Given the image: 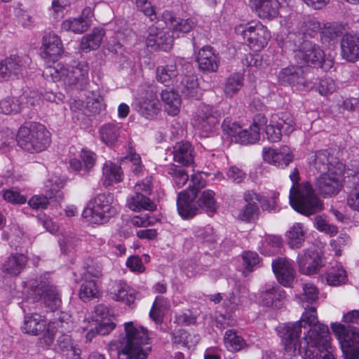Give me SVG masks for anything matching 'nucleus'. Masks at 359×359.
<instances>
[{"label": "nucleus", "instance_id": "obj_1", "mask_svg": "<svg viewBox=\"0 0 359 359\" xmlns=\"http://www.w3.org/2000/svg\"><path fill=\"white\" fill-rule=\"evenodd\" d=\"M278 331L286 359L299 353L301 344L314 346L320 343L326 347L331 338L327 326L318 321L314 307L306 308L299 321L280 325Z\"/></svg>", "mask_w": 359, "mask_h": 359}, {"label": "nucleus", "instance_id": "obj_2", "mask_svg": "<svg viewBox=\"0 0 359 359\" xmlns=\"http://www.w3.org/2000/svg\"><path fill=\"white\" fill-rule=\"evenodd\" d=\"M124 331L125 335L109 343L108 351L117 350L126 355L127 359H147L150 349L142 347L150 339L147 329L130 321L124 323Z\"/></svg>", "mask_w": 359, "mask_h": 359}, {"label": "nucleus", "instance_id": "obj_3", "mask_svg": "<svg viewBox=\"0 0 359 359\" xmlns=\"http://www.w3.org/2000/svg\"><path fill=\"white\" fill-rule=\"evenodd\" d=\"M290 178L293 184L290 190L289 201L295 211L310 216L324 209L323 201L315 194L311 184L307 181L298 183L299 176L297 168L290 173Z\"/></svg>", "mask_w": 359, "mask_h": 359}, {"label": "nucleus", "instance_id": "obj_4", "mask_svg": "<svg viewBox=\"0 0 359 359\" xmlns=\"http://www.w3.org/2000/svg\"><path fill=\"white\" fill-rule=\"evenodd\" d=\"M89 67L85 61L72 64H57L46 67L43 75L53 81H59L66 89L83 88L89 80Z\"/></svg>", "mask_w": 359, "mask_h": 359}, {"label": "nucleus", "instance_id": "obj_5", "mask_svg": "<svg viewBox=\"0 0 359 359\" xmlns=\"http://www.w3.org/2000/svg\"><path fill=\"white\" fill-rule=\"evenodd\" d=\"M17 141L22 149L29 153H39L50 146V135L44 126L32 123L19 128Z\"/></svg>", "mask_w": 359, "mask_h": 359}, {"label": "nucleus", "instance_id": "obj_6", "mask_svg": "<svg viewBox=\"0 0 359 359\" xmlns=\"http://www.w3.org/2000/svg\"><path fill=\"white\" fill-rule=\"evenodd\" d=\"M118 205L110 194H100L90 200L83 211V217L88 222L103 224L118 212Z\"/></svg>", "mask_w": 359, "mask_h": 359}, {"label": "nucleus", "instance_id": "obj_7", "mask_svg": "<svg viewBox=\"0 0 359 359\" xmlns=\"http://www.w3.org/2000/svg\"><path fill=\"white\" fill-rule=\"evenodd\" d=\"M266 118L258 114L254 119V123L248 128H242L240 124L233 122L229 118H225L222 128L232 142L241 144H251L256 143L260 138V128L266 125Z\"/></svg>", "mask_w": 359, "mask_h": 359}, {"label": "nucleus", "instance_id": "obj_8", "mask_svg": "<svg viewBox=\"0 0 359 359\" xmlns=\"http://www.w3.org/2000/svg\"><path fill=\"white\" fill-rule=\"evenodd\" d=\"M302 36H297L293 39L292 50L296 53L295 57L301 64L320 67L325 69L332 67L331 60H325V55L320 47L310 40H303Z\"/></svg>", "mask_w": 359, "mask_h": 359}, {"label": "nucleus", "instance_id": "obj_9", "mask_svg": "<svg viewBox=\"0 0 359 359\" xmlns=\"http://www.w3.org/2000/svg\"><path fill=\"white\" fill-rule=\"evenodd\" d=\"M234 30L237 34L243 36L248 45L255 51L264 48L271 39V32L260 22L254 25L239 23L235 26Z\"/></svg>", "mask_w": 359, "mask_h": 359}, {"label": "nucleus", "instance_id": "obj_10", "mask_svg": "<svg viewBox=\"0 0 359 359\" xmlns=\"http://www.w3.org/2000/svg\"><path fill=\"white\" fill-rule=\"evenodd\" d=\"M331 328L341 345L344 359H359V331L339 323H332Z\"/></svg>", "mask_w": 359, "mask_h": 359}, {"label": "nucleus", "instance_id": "obj_11", "mask_svg": "<svg viewBox=\"0 0 359 359\" xmlns=\"http://www.w3.org/2000/svg\"><path fill=\"white\" fill-rule=\"evenodd\" d=\"M266 123H268L267 120ZM263 126H265L266 138L271 142H278L282 138L283 133L290 135L296 128L294 118L287 111L272 114L269 123Z\"/></svg>", "mask_w": 359, "mask_h": 359}, {"label": "nucleus", "instance_id": "obj_12", "mask_svg": "<svg viewBox=\"0 0 359 359\" xmlns=\"http://www.w3.org/2000/svg\"><path fill=\"white\" fill-rule=\"evenodd\" d=\"M344 166L337 164L333 170L320 174L316 177L314 185L318 194L324 198L337 195L342 187Z\"/></svg>", "mask_w": 359, "mask_h": 359}, {"label": "nucleus", "instance_id": "obj_13", "mask_svg": "<svg viewBox=\"0 0 359 359\" xmlns=\"http://www.w3.org/2000/svg\"><path fill=\"white\" fill-rule=\"evenodd\" d=\"M221 113L219 109L210 105L201 106L194 116L191 124L201 136H208L218 124Z\"/></svg>", "mask_w": 359, "mask_h": 359}, {"label": "nucleus", "instance_id": "obj_14", "mask_svg": "<svg viewBox=\"0 0 359 359\" xmlns=\"http://www.w3.org/2000/svg\"><path fill=\"white\" fill-rule=\"evenodd\" d=\"M299 271L306 276L317 273L325 265L322 256L316 250L306 249L297 257Z\"/></svg>", "mask_w": 359, "mask_h": 359}, {"label": "nucleus", "instance_id": "obj_15", "mask_svg": "<svg viewBox=\"0 0 359 359\" xmlns=\"http://www.w3.org/2000/svg\"><path fill=\"white\" fill-rule=\"evenodd\" d=\"M93 10L91 7L84 8L78 17H71L65 20L61 24V29L74 34H82L90 27L93 18Z\"/></svg>", "mask_w": 359, "mask_h": 359}, {"label": "nucleus", "instance_id": "obj_16", "mask_svg": "<svg viewBox=\"0 0 359 359\" xmlns=\"http://www.w3.org/2000/svg\"><path fill=\"white\" fill-rule=\"evenodd\" d=\"M146 45L154 50H169L173 43V37L170 31L151 26L147 29Z\"/></svg>", "mask_w": 359, "mask_h": 359}, {"label": "nucleus", "instance_id": "obj_17", "mask_svg": "<svg viewBox=\"0 0 359 359\" xmlns=\"http://www.w3.org/2000/svg\"><path fill=\"white\" fill-rule=\"evenodd\" d=\"M249 6L259 19L271 21L278 17L280 3L278 0H249Z\"/></svg>", "mask_w": 359, "mask_h": 359}, {"label": "nucleus", "instance_id": "obj_18", "mask_svg": "<svg viewBox=\"0 0 359 359\" xmlns=\"http://www.w3.org/2000/svg\"><path fill=\"white\" fill-rule=\"evenodd\" d=\"M243 199L246 203L245 206L241 209L237 217L238 219L250 222L255 219L259 212L257 204L263 203L265 201L264 197L253 191H247L243 194Z\"/></svg>", "mask_w": 359, "mask_h": 359}, {"label": "nucleus", "instance_id": "obj_19", "mask_svg": "<svg viewBox=\"0 0 359 359\" xmlns=\"http://www.w3.org/2000/svg\"><path fill=\"white\" fill-rule=\"evenodd\" d=\"M273 271L278 281L285 287L292 285L296 271L290 261L286 257H279L272 262Z\"/></svg>", "mask_w": 359, "mask_h": 359}, {"label": "nucleus", "instance_id": "obj_20", "mask_svg": "<svg viewBox=\"0 0 359 359\" xmlns=\"http://www.w3.org/2000/svg\"><path fill=\"white\" fill-rule=\"evenodd\" d=\"M264 161L279 168L287 167L292 161L294 156L290 147L283 146L278 149L264 148L262 151Z\"/></svg>", "mask_w": 359, "mask_h": 359}, {"label": "nucleus", "instance_id": "obj_21", "mask_svg": "<svg viewBox=\"0 0 359 359\" xmlns=\"http://www.w3.org/2000/svg\"><path fill=\"white\" fill-rule=\"evenodd\" d=\"M32 287H35V292L41 294L45 306L50 311H54L60 306V294L56 287L48 281H41L40 285H32Z\"/></svg>", "mask_w": 359, "mask_h": 359}, {"label": "nucleus", "instance_id": "obj_22", "mask_svg": "<svg viewBox=\"0 0 359 359\" xmlns=\"http://www.w3.org/2000/svg\"><path fill=\"white\" fill-rule=\"evenodd\" d=\"M296 15H290V19L293 20L294 22H291V25H288L289 28H292L293 31H294L295 27L297 29V34L296 33H290L289 38L291 41H293V39L297 36H302L303 40H308L306 39V35L313 36L315 33L318 32L320 29V22L313 18H308L305 19L303 22L299 20V19H296Z\"/></svg>", "mask_w": 359, "mask_h": 359}, {"label": "nucleus", "instance_id": "obj_23", "mask_svg": "<svg viewBox=\"0 0 359 359\" xmlns=\"http://www.w3.org/2000/svg\"><path fill=\"white\" fill-rule=\"evenodd\" d=\"M196 191H182L178 194L177 208L179 215L184 219H190L197 215L198 203L195 202Z\"/></svg>", "mask_w": 359, "mask_h": 359}, {"label": "nucleus", "instance_id": "obj_24", "mask_svg": "<svg viewBox=\"0 0 359 359\" xmlns=\"http://www.w3.org/2000/svg\"><path fill=\"white\" fill-rule=\"evenodd\" d=\"M62 52V43L57 34L50 33L43 37L41 55L43 58L49 61H55Z\"/></svg>", "mask_w": 359, "mask_h": 359}, {"label": "nucleus", "instance_id": "obj_25", "mask_svg": "<svg viewBox=\"0 0 359 359\" xmlns=\"http://www.w3.org/2000/svg\"><path fill=\"white\" fill-rule=\"evenodd\" d=\"M161 20L172 30L173 34L188 33L196 25L194 19H177L175 13L170 11H163L161 15Z\"/></svg>", "mask_w": 359, "mask_h": 359}, {"label": "nucleus", "instance_id": "obj_26", "mask_svg": "<svg viewBox=\"0 0 359 359\" xmlns=\"http://www.w3.org/2000/svg\"><path fill=\"white\" fill-rule=\"evenodd\" d=\"M341 56L349 62L359 60V33L346 34L343 36L341 43Z\"/></svg>", "mask_w": 359, "mask_h": 359}, {"label": "nucleus", "instance_id": "obj_27", "mask_svg": "<svg viewBox=\"0 0 359 359\" xmlns=\"http://www.w3.org/2000/svg\"><path fill=\"white\" fill-rule=\"evenodd\" d=\"M307 231L308 229L303 223H294L285 234L287 245L293 250L301 248L305 242Z\"/></svg>", "mask_w": 359, "mask_h": 359}, {"label": "nucleus", "instance_id": "obj_28", "mask_svg": "<svg viewBox=\"0 0 359 359\" xmlns=\"http://www.w3.org/2000/svg\"><path fill=\"white\" fill-rule=\"evenodd\" d=\"M330 341L326 347L320 343L312 346L311 344H301V352L298 355H302V359H334L332 354Z\"/></svg>", "mask_w": 359, "mask_h": 359}, {"label": "nucleus", "instance_id": "obj_29", "mask_svg": "<svg viewBox=\"0 0 359 359\" xmlns=\"http://www.w3.org/2000/svg\"><path fill=\"white\" fill-rule=\"evenodd\" d=\"M196 61L203 72H216L219 67V58L211 46H204L198 53Z\"/></svg>", "mask_w": 359, "mask_h": 359}, {"label": "nucleus", "instance_id": "obj_30", "mask_svg": "<svg viewBox=\"0 0 359 359\" xmlns=\"http://www.w3.org/2000/svg\"><path fill=\"white\" fill-rule=\"evenodd\" d=\"M337 164H343L331 156L326 150L319 151L316 153L314 158L310 162L311 168L316 170L320 174L329 172L336 168Z\"/></svg>", "mask_w": 359, "mask_h": 359}, {"label": "nucleus", "instance_id": "obj_31", "mask_svg": "<svg viewBox=\"0 0 359 359\" xmlns=\"http://www.w3.org/2000/svg\"><path fill=\"white\" fill-rule=\"evenodd\" d=\"M260 302L266 306L279 307L285 298V291L277 285H267L260 294Z\"/></svg>", "mask_w": 359, "mask_h": 359}, {"label": "nucleus", "instance_id": "obj_32", "mask_svg": "<svg viewBox=\"0 0 359 359\" xmlns=\"http://www.w3.org/2000/svg\"><path fill=\"white\" fill-rule=\"evenodd\" d=\"M47 325L44 316L33 313L25 316L21 329L24 333L36 336L45 330Z\"/></svg>", "mask_w": 359, "mask_h": 359}, {"label": "nucleus", "instance_id": "obj_33", "mask_svg": "<svg viewBox=\"0 0 359 359\" xmlns=\"http://www.w3.org/2000/svg\"><path fill=\"white\" fill-rule=\"evenodd\" d=\"M306 75L302 67L290 66L283 69L279 74V80L285 83L306 86Z\"/></svg>", "mask_w": 359, "mask_h": 359}, {"label": "nucleus", "instance_id": "obj_34", "mask_svg": "<svg viewBox=\"0 0 359 359\" xmlns=\"http://www.w3.org/2000/svg\"><path fill=\"white\" fill-rule=\"evenodd\" d=\"M123 130L120 123H105L99 129L100 140L107 146H113L122 135Z\"/></svg>", "mask_w": 359, "mask_h": 359}, {"label": "nucleus", "instance_id": "obj_35", "mask_svg": "<svg viewBox=\"0 0 359 359\" xmlns=\"http://www.w3.org/2000/svg\"><path fill=\"white\" fill-rule=\"evenodd\" d=\"M139 111L147 118L156 114L160 109L159 101L153 89L147 91L145 97L139 98Z\"/></svg>", "mask_w": 359, "mask_h": 359}, {"label": "nucleus", "instance_id": "obj_36", "mask_svg": "<svg viewBox=\"0 0 359 359\" xmlns=\"http://www.w3.org/2000/svg\"><path fill=\"white\" fill-rule=\"evenodd\" d=\"M174 161L184 165H189L194 163V154L191 144L188 142H181L173 148Z\"/></svg>", "mask_w": 359, "mask_h": 359}, {"label": "nucleus", "instance_id": "obj_37", "mask_svg": "<svg viewBox=\"0 0 359 359\" xmlns=\"http://www.w3.org/2000/svg\"><path fill=\"white\" fill-rule=\"evenodd\" d=\"M25 67L22 60L19 56H11L0 62V76L10 77L11 75L17 76L20 74Z\"/></svg>", "mask_w": 359, "mask_h": 359}, {"label": "nucleus", "instance_id": "obj_38", "mask_svg": "<svg viewBox=\"0 0 359 359\" xmlns=\"http://www.w3.org/2000/svg\"><path fill=\"white\" fill-rule=\"evenodd\" d=\"M182 65V61L179 60L174 64L167 65L165 66H160L156 69V79L157 80L168 86L172 83L179 74L178 67Z\"/></svg>", "mask_w": 359, "mask_h": 359}, {"label": "nucleus", "instance_id": "obj_39", "mask_svg": "<svg viewBox=\"0 0 359 359\" xmlns=\"http://www.w3.org/2000/svg\"><path fill=\"white\" fill-rule=\"evenodd\" d=\"M161 100L164 104L165 110L170 116L177 115L180 110L181 98L178 93L172 90L162 91Z\"/></svg>", "mask_w": 359, "mask_h": 359}, {"label": "nucleus", "instance_id": "obj_40", "mask_svg": "<svg viewBox=\"0 0 359 359\" xmlns=\"http://www.w3.org/2000/svg\"><path fill=\"white\" fill-rule=\"evenodd\" d=\"M27 262L22 254H14L7 258L3 264L4 272L11 276H17L23 270Z\"/></svg>", "mask_w": 359, "mask_h": 359}, {"label": "nucleus", "instance_id": "obj_41", "mask_svg": "<svg viewBox=\"0 0 359 359\" xmlns=\"http://www.w3.org/2000/svg\"><path fill=\"white\" fill-rule=\"evenodd\" d=\"M102 176L104 186L109 187L122 180L123 172L119 165L108 161L102 168Z\"/></svg>", "mask_w": 359, "mask_h": 359}, {"label": "nucleus", "instance_id": "obj_42", "mask_svg": "<svg viewBox=\"0 0 359 359\" xmlns=\"http://www.w3.org/2000/svg\"><path fill=\"white\" fill-rule=\"evenodd\" d=\"M127 206L133 211L138 212L142 210L153 211L156 205L145 195L135 194L127 198Z\"/></svg>", "mask_w": 359, "mask_h": 359}, {"label": "nucleus", "instance_id": "obj_43", "mask_svg": "<svg viewBox=\"0 0 359 359\" xmlns=\"http://www.w3.org/2000/svg\"><path fill=\"white\" fill-rule=\"evenodd\" d=\"M104 35V32L103 29L99 28L93 29L90 33L82 37L81 48L86 52L97 49L101 44Z\"/></svg>", "mask_w": 359, "mask_h": 359}, {"label": "nucleus", "instance_id": "obj_44", "mask_svg": "<svg viewBox=\"0 0 359 359\" xmlns=\"http://www.w3.org/2000/svg\"><path fill=\"white\" fill-rule=\"evenodd\" d=\"M224 346L229 351H239L244 348L247 344L244 339L235 330H227L223 337Z\"/></svg>", "mask_w": 359, "mask_h": 359}, {"label": "nucleus", "instance_id": "obj_45", "mask_svg": "<svg viewBox=\"0 0 359 359\" xmlns=\"http://www.w3.org/2000/svg\"><path fill=\"white\" fill-rule=\"evenodd\" d=\"M170 302L164 297H157L149 312L150 318L157 324H161L165 313L170 309Z\"/></svg>", "mask_w": 359, "mask_h": 359}, {"label": "nucleus", "instance_id": "obj_46", "mask_svg": "<svg viewBox=\"0 0 359 359\" xmlns=\"http://www.w3.org/2000/svg\"><path fill=\"white\" fill-rule=\"evenodd\" d=\"M172 340L174 344L190 348L196 346L200 340V336L181 329L173 334Z\"/></svg>", "mask_w": 359, "mask_h": 359}, {"label": "nucleus", "instance_id": "obj_47", "mask_svg": "<svg viewBox=\"0 0 359 359\" xmlns=\"http://www.w3.org/2000/svg\"><path fill=\"white\" fill-rule=\"evenodd\" d=\"M326 281L331 286H339L344 284L348 280L346 270L341 265L332 266L325 274Z\"/></svg>", "mask_w": 359, "mask_h": 359}, {"label": "nucleus", "instance_id": "obj_48", "mask_svg": "<svg viewBox=\"0 0 359 359\" xmlns=\"http://www.w3.org/2000/svg\"><path fill=\"white\" fill-rule=\"evenodd\" d=\"M180 90L185 97L198 99L199 97L198 83L196 76L193 74L185 76L181 81Z\"/></svg>", "mask_w": 359, "mask_h": 359}, {"label": "nucleus", "instance_id": "obj_49", "mask_svg": "<svg viewBox=\"0 0 359 359\" xmlns=\"http://www.w3.org/2000/svg\"><path fill=\"white\" fill-rule=\"evenodd\" d=\"M243 86V76L235 73L231 74L225 82L224 92L226 97H232L236 95Z\"/></svg>", "mask_w": 359, "mask_h": 359}, {"label": "nucleus", "instance_id": "obj_50", "mask_svg": "<svg viewBox=\"0 0 359 359\" xmlns=\"http://www.w3.org/2000/svg\"><path fill=\"white\" fill-rule=\"evenodd\" d=\"M57 344L61 351L69 353V355L74 359L79 358L81 349L72 342L69 335L62 334L57 339Z\"/></svg>", "mask_w": 359, "mask_h": 359}, {"label": "nucleus", "instance_id": "obj_51", "mask_svg": "<svg viewBox=\"0 0 359 359\" xmlns=\"http://www.w3.org/2000/svg\"><path fill=\"white\" fill-rule=\"evenodd\" d=\"M99 293L98 287L93 280H86L80 287L79 297L83 301H88L92 298L97 297Z\"/></svg>", "mask_w": 359, "mask_h": 359}, {"label": "nucleus", "instance_id": "obj_52", "mask_svg": "<svg viewBox=\"0 0 359 359\" xmlns=\"http://www.w3.org/2000/svg\"><path fill=\"white\" fill-rule=\"evenodd\" d=\"M215 192L210 189L204 190L198 200V206L206 211L214 212L216 210Z\"/></svg>", "mask_w": 359, "mask_h": 359}, {"label": "nucleus", "instance_id": "obj_53", "mask_svg": "<svg viewBox=\"0 0 359 359\" xmlns=\"http://www.w3.org/2000/svg\"><path fill=\"white\" fill-rule=\"evenodd\" d=\"M166 172L172 177L173 182L177 188L184 186L189 179V175L184 170L177 168L175 165H170L168 167Z\"/></svg>", "mask_w": 359, "mask_h": 359}, {"label": "nucleus", "instance_id": "obj_54", "mask_svg": "<svg viewBox=\"0 0 359 359\" xmlns=\"http://www.w3.org/2000/svg\"><path fill=\"white\" fill-rule=\"evenodd\" d=\"M22 107L16 97H8L0 102V110L5 114L20 112Z\"/></svg>", "mask_w": 359, "mask_h": 359}, {"label": "nucleus", "instance_id": "obj_55", "mask_svg": "<svg viewBox=\"0 0 359 359\" xmlns=\"http://www.w3.org/2000/svg\"><path fill=\"white\" fill-rule=\"evenodd\" d=\"M314 226L320 231L324 232L330 236L337 234L338 229L334 225L330 224L325 215H318L314 219Z\"/></svg>", "mask_w": 359, "mask_h": 359}, {"label": "nucleus", "instance_id": "obj_56", "mask_svg": "<svg viewBox=\"0 0 359 359\" xmlns=\"http://www.w3.org/2000/svg\"><path fill=\"white\" fill-rule=\"evenodd\" d=\"M243 266L246 271L251 272L259 266V257L255 252L248 251L242 255Z\"/></svg>", "mask_w": 359, "mask_h": 359}, {"label": "nucleus", "instance_id": "obj_57", "mask_svg": "<svg viewBox=\"0 0 359 359\" xmlns=\"http://www.w3.org/2000/svg\"><path fill=\"white\" fill-rule=\"evenodd\" d=\"M4 199L13 204H24L27 201L25 196L16 189H9L1 191Z\"/></svg>", "mask_w": 359, "mask_h": 359}, {"label": "nucleus", "instance_id": "obj_58", "mask_svg": "<svg viewBox=\"0 0 359 359\" xmlns=\"http://www.w3.org/2000/svg\"><path fill=\"white\" fill-rule=\"evenodd\" d=\"M318 299V290L313 284L306 283L303 286V293L301 296L302 302L313 304Z\"/></svg>", "mask_w": 359, "mask_h": 359}, {"label": "nucleus", "instance_id": "obj_59", "mask_svg": "<svg viewBox=\"0 0 359 359\" xmlns=\"http://www.w3.org/2000/svg\"><path fill=\"white\" fill-rule=\"evenodd\" d=\"M138 11L142 12L146 16L150 18L151 21L156 20L157 15L155 8L151 5L149 0H134Z\"/></svg>", "mask_w": 359, "mask_h": 359}, {"label": "nucleus", "instance_id": "obj_60", "mask_svg": "<svg viewBox=\"0 0 359 359\" xmlns=\"http://www.w3.org/2000/svg\"><path fill=\"white\" fill-rule=\"evenodd\" d=\"M43 335L40 339L41 344L46 347L49 348L54 341L55 334V323L50 322L46 325L45 330L43 331Z\"/></svg>", "mask_w": 359, "mask_h": 359}, {"label": "nucleus", "instance_id": "obj_61", "mask_svg": "<svg viewBox=\"0 0 359 359\" xmlns=\"http://www.w3.org/2000/svg\"><path fill=\"white\" fill-rule=\"evenodd\" d=\"M266 247L269 249V254H276L279 252L283 247V240L280 236H269L265 240Z\"/></svg>", "mask_w": 359, "mask_h": 359}, {"label": "nucleus", "instance_id": "obj_62", "mask_svg": "<svg viewBox=\"0 0 359 359\" xmlns=\"http://www.w3.org/2000/svg\"><path fill=\"white\" fill-rule=\"evenodd\" d=\"M318 89L320 95H327L336 90L337 85L332 79L325 78L320 80Z\"/></svg>", "mask_w": 359, "mask_h": 359}, {"label": "nucleus", "instance_id": "obj_63", "mask_svg": "<svg viewBox=\"0 0 359 359\" xmlns=\"http://www.w3.org/2000/svg\"><path fill=\"white\" fill-rule=\"evenodd\" d=\"M80 157L84 163L85 170L89 172L95 163V154L90 150L83 149L81 151Z\"/></svg>", "mask_w": 359, "mask_h": 359}, {"label": "nucleus", "instance_id": "obj_64", "mask_svg": "<svg viewBox=\"0 0 359 359\" xmlns=\"http://www.w3.org/2000/svg\"><path fill=\"white\" fill-rule=\"evenodd\" d=\"M347 205L353 210L359 211V182L355 183L354 187L347 197Z\"/></svg>", "mask_w": 359, "mask_h": 359}]
</instances>
